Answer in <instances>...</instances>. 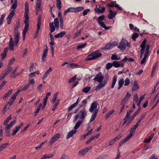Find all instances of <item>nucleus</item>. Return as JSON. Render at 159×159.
Segmentation results:
<instances>
[{
	"label": "nucleus",
	"instance_id": "62",
	"mask_svg": "<svg viewBox=\"0 0 159 159\" xmlns=\"http://www.w3.org/2000/svg\"><path fill=\"white\" fill-rule=\"evenodd\" d=\"M29 87L26 85L23 88H20L19 89H20V92L21 91H25Z\"/></svg>",
	"mask_w": 159,
	"mask_h": 159
},
{
	"label": "nucleus",
	"instance_id": "49",
	"mask_svg": "<svg viewBox=\"0 0 159 159\" xmlns=\"http://www.w3.org/2000/svg\"><path fill=\"white\" fill-rule=\"evenodd\" d=\"M113 66V63H107L106 66V69L107 70H108L109 69H110L112 67V66Z\"/></svg>",
	"mask_w": 159,
	"mask_h": 159
},
{
	"label": "nucleus",
	"instance_id": "43",
	"mask_svg": "<svg viewBox=\"0 0 159 159\" xmlns=\"http://www.w3.org/2000/svg\"><path fill=\"white\" fill-rule=\"evenodd\" d=\"M87 45L86 43L78 45L77 47V49L78 50L84 48Z\"/></svg>",
	"mask_w": 159,
	"mask_h": 159
},
{
	"label": "nucleus",
	"instance_id": "3",
	"mask_svg": "<svg viewBox=\"0 0 159 159\" xmlns=\"http://www.w3.org/2000/svg\"><path fill=\"white\" fill-rule=\"evenodd\" d=\"M84 9L83 7H69L64 12V15H66L68 12L77 13L80 12Z\"/></svg>",
	"mask_w": 159,
	"mask_h": 159
},
{
	"label": "nucleus",
	"instance_id": "28",
	"mask_svg": "<svg viewBox=\"0 0 159 159\" xmlns=\"http://www.w3.org/2000/svg\"><path fill=\"white\" fill-rule=\"evenodd\" d=\"M156 100H153L151 102L150 106L152 107V109L157 104L158 102V100L156 101Z\"/></svg>",
	"mask_w": 159,
	"mask_h": 159
},
{
	"label": "nucleus",
	"instance_id": "50",
	"mask_svg": "<svg viewBox=\"0 0 159 159\" xmlns=\"http://www.w3.org/2000/svg\"><path fill=\"white\" fill-rule=\"evenodd\" d=\"M76 79V75H75L71 78L68 81L69 83H71L74 82Z\"/></svg>",
	"mask_w": 159,
	"mask_h": 159
},
{
	"label": "nucleus",
	"instance_id": "1",
	"mask_svg": "<svg viewBox=\"0 0 159 159\" xmlns=\"http://www.w3.org/2000/svg\"><path fill=\"white\" fill-rule=\"evenodd\" d=\"M93 80L99 83V85L97 86L95 89L96 90L98 91L106 85L109 80V76L108 74H106L104 77L102 75V72H99Z\"/></svg>",
	"mask_w": 159,
	"mask_h": 159
},
{
	"label": "nucleus",
	"instance_id": "40",
	"mask_svg": "<svg viewBox=\"0 0 159 159\" xmlns=\"http://www.w3.org/2000/svg\"><path fill=\"white\" fill-rule=\"evenodd\" d=\"M149 53V45H147V48L144 54V57L147 58Z\"/></svg>",
	"mask_w": 159,
	"mask_h": 159
},
{
	"label": "nucleus",
	"instance_id": "6",
	"mask_svg": "<svg viewBox=\"0 0 159 159\" xmlns=\"http://www.w3.org/2000/svg\"><path fill=\"white\" fill-rule=\"evenodd\" d=\"M129 46V44L127 40L125 39H122L119 43L118 48L122 50H125L127 47Z\"/></svg>",
	"mask_w": 159,
	"mask_h": 159
},
{
	"label": "nucleus",
	"instance_id": "23",
	"mask_svg": "<svg viewBox=\"0 0 159 159\" xmlns=\"http://www.w3.org/2000/svg\"><path fill=\"white\" fill-rule=\"evenodd\" d=\"M139 89V86L138 84L136 81H135L134 83V85L133 86L132 90V91L138 90Z\"/></svg>",
	"mask_w": 159,
	"mask_h": 159
},
{
	"label": "nucleus",
	"instance_id": "35",
	"mask_svg": "<svg viewBox=\"0 0 159 159\" xmlns=\"http://www.w3.org/2000/svg\"><path fill=\"white\" fill-rule=\"evenodd\" d=\"M115 111V110L112 109L111 111H109L108 113L105 115V118L106 119H107Z\"/></svg>",
	"mask_w": 159,
	"mask_h": 159
},
{
	"label": "nucleus",
	"instance_id": "60",
	"mask_svg": "<svg viewBox=\"0 0 159 159\" xmlns=\"http://www.w3.org/2000/svg\"><path fill=\"white\" fill-rule=\"evenodd\" d=\"M53 155L52 154H48V155H45L43 156V157H45V159L47 158H52L53 157Z\"/></svg>",
	"mask_w": 159,
	"mask_h": 159
},
{
	"label": "nucleus",
	"instance_id": "8",
	"mask_svg": "<svg viewBox=\"0 0 159 159\" xmlns=\"http://www.w3.org/2000/svg\"><path fill=\"white\" fill-rule=\"evenodd\" d=\"M122 137V134H120L118 135L116 137H115L109 143L108 145L109 146L113 145L116 141L118 139H120Z\"/></svg>",
	"mask_w": 159,
	"mask_h": 159
},
{
	"label": "nucleus",
	"instance_id": "59",
	"mask_svg": "<svg viewBox=\"0 0 159 159\" xmlns=\"http://www.w3.org/2000/svg\"><path fill=\"white\" fill-rule=\"evenodd\" d=\"M133 110L132 109L130 108V109L129 111H127L126 112V114L125 116H127V117H129V116H130V114L132 112Z\"/></svg>",
	"mask_w": 159,
	"mask_h": 159
},
{
	"label": "nucleus",
	"instance_id": "2",
	"mask_svg": "<svg viewBox=\"0 0 159 159\" xmlns=\"http://www.w3.org/2000/svg\"><path fill=\"white\" fill-rule=\"evenodd\" d=\"M102 54L100 53L99 50H97L92 52L89 54L85 58L86 61H89L96 59L102 56Z\"/></svg>",
	"mask_w": 159,
	"mask_h": 159
},
{
	"label": "nucleus",
	"instance_id": "55",
	"mask_svg": "<svg viewBox=\"0 0 159 159\" xmlns=\"http://www.w3.org/2000/svg\"><path fill=\"white\" fill-rule=\"evenodd\" d=\"M28 26H29L28 25H25V27L22 32L23 33L26 34L28 31Z\"/></svg>",
	"mask_w": 159,
	"mask_h": 159
},
{
	"label": "nucleus",
	"instance_id": "17",
	"mask_svg": "<svg viewBox=\"0 0 159 159\" xmlns=\"http://www.w3.org/2000/svg\"><path fill=\"white\" fill-rule=\"evenodd\" d=\"M18 69V67L17 66L16 67V68L14 69V70L13 71L11 72V76L13 78H16L17 76L19 74H16V72Z\"/></svg>",
	"mask_w": 159,
	"mask_h": 159
},
{
	"label": "nucleus",
	"instance_id": "64",
	"mask_svg": "<svg viewBox=\"0 0 159 159\" xmlns=\"http://www.w3.org/2000/svg\"><path fill=\"white\" fill-rule=\"evenodd\" d=\"M128 58L126 56H125L122 60L120 61V62H121V63H123V62H126Z\"/></svg>",
	"mask_w": 159,
	"mask_h": 159
},
{
	"label": "nucleus",
	"instance_id": "12",
	"mask_svg": "<svg viewBox=\"0 0 159 159\" xmlns=\"http://www.w3.org/2000/svg\"><path fill=\"white\" fill-rule=\"evenodd\" d=\"M97 104L98 103H97L96 102L92 103L89 109V111L90 112H93L95 110V108H97Z\"/></svg>",
	"mask_w": 159,
	"mask_h": 159
},
{
	"label": "nucleus",
	"instance_id": "39",
	"mask_svg": "<svg viewBox=\"0 0 159 159\" xmlns=\"http://www.w3.org/2000/svg\"><path fill=\"white\" fill-rule=\"evenodd\" d=\"M81 31V29H80L78 31H77L75 34V35L73 36V38L75 39L78 37L80 34Z\"/></svg>",
	"mask_w": 159,
	"mask_h": 159
},
{
	"label": "nucleus",
	"instance_id": "24",
	"mask_svg": "<svg viewBox=\"0 0 159 159\" xmlns=\"http://www.w3.org/2000/svg\"><path fill=\"white\" fill-rule=\"evenodd\" d=\"M9 145V143H5L2 144L0 145V152L2 151L4 148H5L7 147Z\"/></svg>",
	"mask_w": 159,
	"mask_h": 159
},
{
	"label": "nucleus",
	"instance_id": "18",
	"mask_svg": "<svg viewBox=\"0 0 159 159\" xmlns=\"http://www.w3.org/2000/svg\"><path fill=\"white\" fill-rule=\"evenodd\" d=\"M66 34V32L64 31H62L60 33L54 35L55 38H61Z\"/></svg>",
	"mask_w": 159,
	"mask_h": 159
},
{
	"label": "nucleus",
	"instance_id": "27",
	"mask_svg": "<svg viewBox=\"0 0 159 159\" xmlns=\"http://www.w3.org/2000/svg\"><path fill=\"white\" fill-rule=\"evenodd\" d=\"M117 81V77L116 76H113V79H112V83L111 84V88L113 89L114 87V86L116 83V82Z\"/></svg>",
	"mask_w": 159,
	"mask_h": 159
},
{
	"label": "nucleus",
	"instance_id": "46",
	"mask_svg": "<svg viewBox=\"0 0 159 159\" xmlns=\"http://www.w3.org/2000/svg\"><path fill=\"white\" fill-rule=\"evenodd\" d=\"M146 41L147 40L146 39L143 40L140 46L141 48H145Z\"/></svg>",
	"mask_w": 159,
	"mask_h": 159
},
{
	"label": "nucleus",
	"instance_id": "26",
	"mask_svg": "<svg viewBox=\"0 0 159 159\" xmlns=\"http://www.w3.org/2000/svg\"><path fill=\"white\" fill-rule=\"evenodd\" d=\"M8 68L5 71H3V72L7 75V74H9L12 70V68L11 67H7Z\"/></svg>",
	"mask_w": 159,
	"mask_h": 159
},
{
	"label": "nucleus",
	"instance_id": "4",
	"mask_svg": "<svg viewBox=\"0 0 159 159\" xmlns=\"http://www.w3.org/2000/svg\"><path fill=\"white\" fill-rule=\"evenodd\" d=\"M58 18H57L54 19V23L52 22L49 24L50 31L51 33L53 32L55 30V27L57 29L59 28V22Z\"/></svg>",
	"mask_w": 159,
	"mask_h": 159
},
{
	"label": "nucleus",
	"instance_id": "36",
	"mask_svg": "<svg viewBox=\"0 0 159 159\" xmlns=\"http://www.w3.org/2000/svg\"><path fill=\"white\" fill-rule=\"evenodd\" d=\"M25 17V19L24 21V23L25 24V25H28L29 26V17L28 16V14H26V15H24Z\"/></svg>",
	"mask_w": 159,
	"mask_h": 159
},
{
	"label": "nucleus",
	"instance_id": "63",
	"mask_svg": "<svg viewBox=\"0 0 159 159\" xmlns=\"http://www.w3.org/2000/svg\"><path fill=\"white\" fill-rule=\"evenodd\" d=\"M34 63L31 64V66H30V68L29 69V71L30 72H31L33 70V69H34Z\"/></svg>",
	"mask_w": 159,
	"mask_h": 159
},
{
	"label": "nucleus",
	"instance_id": "57",
	"mask_svg": "<svg viewBox=\"0 0 159 159\" xmlns=\"http://www.w3.org/2000/svg\"><path fill=\"white\" fill-rule=\"evenodd\" d=\"M130 136V135H129L126 137H125L124 139L122 140L121 141V142L123 143H124L130 138V136Z\"/></svg>",
	"mask_w": 159,
	"mask_h": 159
},
{
	"label": "nucleus",
	"instance_id": "44",
	"mask_svg": "<svg viewBox=\"0 0 159 159\" xmlns=\"http://www.w3.org/2000/svg\"><path fill=\"white\" fill-rule=\"evenodd\" d=\"M57 8L59 9H61V2L60 0H57Z\"/></svg>",
	"mask_w": 159,
	"mask_h": 159
},
{
	"label": "nucleus",
	"instance_id": "22",
	"mask_svg": "<svg viewBox=\"0 0 159 159\" xmlns=\"http://www.w3.org/2000/svg\"><path fill=\"white\" fill-rule=\"evenodd\" d=\"M119 87L118 88V89H120L122 86L124 84V80L123 79H120L118 81Z\"/></svg>",
	"mask_w": 159,
	"mask_h": 159
},
{
	"label": "nucleus",
	"instance_id": "37",
	"mask_svg": "<svg viewBox=\"0 0 159 159\" xmlns=\"http://www.w3.org/2000/svg\"><path fill=\"white\" fill-rule=\"evenodd\" d=\"M78 101H79V100H77V101L76 102H75V103L71 105L70 106V107L68 109V112H69L74 107H75L76 106Z\"/></svg>",
	"mask_w": 159,
	"mask_h": 159
},
{
	"label": "nucleus",
	"instance_id": "30",
	"mask_svg": "<svg viewBox=\"0 0 159 159\" xmlns=\"http://www.w3.org/2000/svg\"><path fill=\"white\" fill-rule=\"evenodd\" d=\"M113 45L112 44H111L110 43H108L107 44L105 47L103 48L102 49L103 50H107L109 49L111 47H113Z\"/></svg>",
	"mask_w": 159,
	"mask_h": 159
},
{
	"label": "nucleus",
	"instance_id": "29",
	"mask_svg": "<svg viewBox=\"0 0 159 159\" xmlns=\"http://www.w3.org/2000/svg\"><path fill=\"white\" fill-rule=\"evenodd\" d=\"M49 34L50 35V38L51 41V42H50V45H54V37L51 33H50Z\"/></svg>",
	"mask_w": 159,
	"mask_h": 159
},
{
	"label": "nucleus",
	"instance_id": "53",
	"mask_svg": "<svg viewBox=\"0 0 159 159\" xmlns=\"http://www.w3.org/2000/svg\"><path fill=\"white\" fill-rule=\"evenodd\" d=\"M129 117H127L125 116V118L123 119V120L124 121V122L122 124V126H124L125 124L126 123L127 121H128L129 120Z\"/></svg>",
	"mask_w": 159,
	"mask_h": 159
},
{
	"label": "nucleus",
	"instance_id": "14",
	"mask_svg": "<svg viewBox=\"0 0 159 159\" xmlns=\"http://www.w3.org/2000/svg\"><path fill=\"white\" fill-rule=\"evenodd\" d=\"M15 43L16 44H17L20 39L19 34L18 32H14Z\"/></svg>",
	"mask_w": 159,
	"mask_h": 159
},
{
	"label": "nucleus",
	"instance_id": "58",
	"mask_svg": "<svg viewBox=\"0 0 159 159\" xmlns=\"http://www.w3.org/2000/svg\"><path fill=\"white\" fill-rule=\"evenodd\" d=\"M115 4V3L114 2H111L107 4V5L109 8L110 7H114Z\"/></svg>",
	"mask_w": 159,
	"mask_h": 159
},
{
	"label": "nucleus",
	"instance_id": "16",
	"mask_svg": "<svg viewBox=\"0 0 159 159\" xmlns=\"http://www.w3.org/2000/svg\"><path fill=\"white\" fill-rule=\"evenodd\" d=\"M41 0H37L36 6V13H38L39 11L41 6Z\"/></svg>",
	"mask_w": 159,
	"mask_h": 159
},
{
	"label": "nucleus",
	"instance_id": "7",
	"mask_svg": "<svg viewBox=\"0 0 159 159\" xmlns=\"http://www.w3.org/2000/svg\"><path fill=\"white\" fill-rule=\"evenodd\" d=\"M61 134L60 133L57 134L52 137L51 140L49 142L50 144H53L55 141L58 140L60 137Z\"/></svg>",
	"mask_w": 159,
	"mask_h": 159
},
{
	"label": "nucleus",
	"instance_id": "34",
	"mask_svg": "<svg viewBox=\"0 0 159 159\" xmlns=\"http://www.w3.org/2000/svg\"><path fill=\"white\" fill-rule=\"evenodd\" d=\"M20 92V89H19L18 90L12 95L10 99H15L16 96Z\"/></svg>",
	"mask_w": 159,
	"mask_h": 159
},
{
	"label": "nucleus",
	"instance_id": "51",
	"mask_svg": "<svg viewBox=\"0 0 159 159\" xmlns=\"http://www.w3.org/2000/svg\"><path fill=\"white\" fill-rule=\"evenodd\" d=\"M11 118V115L5 120L4 122V125H6L7 124L8 122L10 120Z\"/></svg>",
	"mask_w": 159,
	"mask_h": 159
},
{
	"label": "nucleus",
	"instance_id": "13",
	"mask_svg": "<svg viewBox=\"0 0 159 159\" xmlns=\"http://www.w3.org/2000/svg\"><path fill=\"white\" fill-rule=\"evenodd\" d=\"M98 111V109H96L95 110V111L93 112V114H92V115L91 117L90 120V122L93 121L95 119V118L97 116V115Z\"/></svg>",
	"mask_w": 159,
	"mask_h": 159
},
{
	"label": "nucleus",
	"instance_id": "15",
	"mask_svg": "<svg viewBox=\"0 0 159 159\" xmlns=\"http://www.w3.org/2000/svg\"><path fill=\"white\" fill-rule=\"evenodd\" d=\"M56 100H52L51 101V103L52 104L55 103L52 110L53 111H54L57 107V106L59 104V100H57V101L55 102Z\"/></svg>",
	"mask_w": 159,
	"mask_h": 159
},
{
	"label": "nucleus",
	"instance_id": "42",
	"mask_svg": "<svg viewBox=\"0 0 159 159\" xmlns=\"http://www.w3.org/2000/svg\"><path fill=\"white\" fill-rule=\"evenodd\" d=\"M15 13L14 10H12L7 17L12 19V18L15 15Z\"/></svg>",
	"mask_w": 159,
	"mask_h": 159
},
{
	"label": "nucleus",
	"instance_id": "5",
	"mask_svg": "<svg viewBox=\"0 0 159 159\" xmlns=\"http://www.w3.org/2000/svg\"><path fill=\"white\" fill-rule=\"evenodd\" d=\"M105 16L104 15H102L99 16L97 20V21L98 22V24L102 28L104 29L105 30H107L110 29L111 26H107L105 25V24L103 22H101V21L104 20L105 19Z\"/></svg>",
	"mask_w": 159,
	"mask_h": 159
},
{
	"label": "nucleus",
	"instance_id": "10",
	"mask_svg": "<svg viewBox=\"0 0 159 159\" xmlns=\"http://www.w3.org/2000/svg\"><path fill=\"white\" fill-rule=\"evenodd\" d=\"M109 13L108 14V18L109 19H112L117 14L116 11L113 12L111 9L109 10Z\"/></svg>",
	"mask_w": 159,
	"mask_h": 159
},
{
	"label": "nucleus",
	"instance_id": "54",
	"mask_svg": "<svg viewBox=\"0 0 159 159\" xmlns=\"http://www.w3.org/2000/svg\"><path fill=\"white\" fill-rule=\"evenodd\" d=\"M90 87H86L83 89V91L84 93H87L90 90Z\"/></svg>",
	"mask_w": 159,
	"mask_h": 159
},
{
	"label": "nucleus",
	"instance_id": "9",
	"mask_svg": "<svg viewBox=\"0 0 159 159\" xmlns=\"http://www.w3.org/2000/svg\"><path fill=\"white\" fill-rule=\"evenodd\" d=\"M113 66L116 68L123 67L124 66V63H121L120 61H114L113 62Z\"/></svg>",
	"mask_w": 159,
	"mask_h": 159
},
{
	"label": "nucleus",
	"instance_id": "47",
	"mask_svg": "<svg viewBox=\"0 0 159 159\" xmlns=\"http://www.w3.org/2000/svg\"><path fill=\"white\" fill-rule=\"evenodd\" d=\"M15 58L12 57V58L10 60L9 62L7 65V67H11V66L12 65V64L13 63V62L15 61Z\"/></svg>",
	"mask_w": 159,
	"mask_h": 159
},
{
	"label": "nucleus",
	"instance_id": "56",
	"mask_svg": "<svg viewBox=\"0 0 159 159\" xmlns=\"http://www.w3.org/2000/svg\"><path fill=\"white\" fill-rule=\"evenodd\" d=\"M90 11V10L89 9H87L84 10L82 12L83 15V16H85Z\"/></svg>",
	"mask_w": 159,
	"mask_h": 159
},
{
	"label": "nucleus",
	"instance_id": "48",
	"mask_svg": "<svg viewBox=\"0 0 159 159\" xmlns=\"http://www.w3.org/2000/svg\"><path fill=\"white\" fill-rule=\"evenodd\" d=\"M139 36V34L136 33H134L132 36V39L133 40L135 41L136 39Z\"/></svg>",
	"mask_w": 159,
	"mask_h": 159
},
{
	"label": "nucleus",
	"instance_id": "19",
	"mask_svg": "<svg viewBox=\"0 0 159 159\" xmlns=\"http://www.w3.org/2000/svg\"><path fill=\"white\" fill-rule=\"evenodd\" d=\"M76 132V130H73L70 131L66 136V138L68 139L72 137L73 134H75Z\"/></svg>",
	"mask_w": 159,
	"mask_h": 159
},
{
	"label": "nucleus",
	"instance_id": "25",
	"mask_svg": "<svg viewBox=\"0 0 159 159\" xmlns=\"http://www.w3.org/2000/svg\"><path fill=\"white\" fill-rule=\"evenodd\" d=\"M20 25V21L18 20L16 22V24L15 26L14 29V32H18V28H19Z\"/></svg>",
	"mask_w": 159,
	"mask_h": 159
},
{
	"label": "nucleus",
	"instance_id": "31",
	"mask_svg": "<svg viewBox=\"0 0 159 159\" xmlns=\"http://www.w3.org/2000/svg\"><path fill=\"white\" fill-rule=\"evenodd\" d=\"M12 91V90L11 89L9 90L3 96V98L5 99L7 98L8 97H9L11 94Z\"/></svg>",
	"mask_w": 159,
	"mask_h": 159
},
{
	"label": "nucleus",
	"instance_id": "52",
	"mask_svg": "<svg viewBox=\"0 0 159 159\" xmlns=\"http://www.w3.org/2000/svg\"><path fill=\"white\" fill-rule=\"evenodd\" d=\"M111 59L112 60H119L120 59V58H118L116 55L113 54H112L111 57Z\"/></svg>",
	"mask_w": 159,
	"mask_h": 159
},
{
	"label": "nucleus",
	"instance_id": "20",
	"mask_svg": "<svg viewBox=\"0 0 159 159\" xmlns=\"http://www.w3.org/2000/svg\"><path fill=\"white\" fill-rule=\"evenodd\" d=\"M127 100H122L121 103V105L122 106V107L120 109V114L122 113L124 109L125 105L126 103V102Z\"/></svg>",
	"mask_w": 159,
	"mask_h": 159
},
{
	"label": "nucleus",
	"instance_id": "21",
	"mask_svg": "<svg viewBox=\"0 0 159 159\" xmlns=\"http://www.w3.org/2000/svg\"><path fill=\"white\" fill-rule=\"evenodd\" d=\"M157 63H156L154 64V65L153 66L152 68V72L151 74V77H152L154 76L155 72L156 69V66H157Z\"/></svg>",
	"mask_w": 159,
	"mask_h": 159
},
{
	"label": "nucleus",
	"instance_id": "61",
	"mask_svg": "<svg viewBox=\"0 0 159 159\" xmlns=\"http://www.w3.org/2000/svg\"><path fill=\"white\" fill-rule=\"evenodd\" d=\"M130 83V81L129 78H127L125 79L124 85L125 86L128 85Z\"/></svg>",
	"mask_w": 159,
	"mask_h": 159
},
{
	"label": "nucleus",
	"instance_id": "41",
	"mask_svg": "<svg viewBox=\"0 0 159 159\" xmlns=\"http://www.w3.org/2000/svg\"><path fill=\"white\" fill-rule=\"evenodd\" d=\"M15 13L14 10H12L7 17L12 19V18L15 15Z\"/></svg>",
	"mask_w": 159,
	"mask_h": 159
},
{
	"label": "nucleus",
	"instance_id": "38",
	"mask_svg": "<svg viewBox=\"0 0 159 159\" xmlns=\"http://www.w3.org/2000/svg\"><path fill=\"white\" fill-rule=\"evenodd\" d=\"M20 126H18L17 127H16L14 130L11 133L12 135L13 136L15 135L17 132L20 129Z\"/></svg>",
	"mask_w": 159,
	"mask_h": 159
},
{
	"label": "nucleus",
	"instance_id": "33",
	"mask_svg": "<svg viewBox=\"0 0 159 159\" xmlns=\"http://www.w3.org/2000/svg\"><path fill=\"white\" fill-rule=\"evenodd\" d=\"M85 110L84 111H81L80 112L81 113V115L80 116V119L83 120L84 119L85 115H86L85 113Z\"/></svg>",
	"mask_w": 159,
	"mask_h": 159
},
{
	"label": "nucleus",
	"instance_id": "32",
	"mask_svg": "<svg viewBox=\"0 0 159 159\" xmlns=\"http://www.w3.org/2000/svg\"><path fill=\"white\" fill-rule=\"evenodd\" d=\"M135 116H136L133 114V115L131 116L130 117H129V120L126 124L127 125H129L132 122Z\"/></svg>",
	"mask_w": 159,
	"mask_h": 159
},
{
	"label": "nucleus",
	"instance_id": "11",
	"mask_svg": "<svg viewBox=\"0 0 159 159\" xmlns=\"http://www.w3.org/2000/svg\"><path fill=\"white\" fill-rule=\"evenodd\" d=\"M89 149L88 148H86L80 150L78 152V154L80 156H84L88 151Z\"/></svg>",
	"mask_w": 159,
	"mask_h": 159
},
{
	"label": "nucleus",
	"instance_id": "45",
	"mask_svg": "<svg viewBox=\"0 0 159 159\" xmlns=\"http://www.w3.org/2000/svg\"><path fill=\"white\" fill-rule=\"evenodd\" d=\"M82 123V122L81 121H78L76 124V125L74 127L75 129V130L77 129Z\"/></svg>",
	"mask_w": 159,
	"mask_h": 159
}]
</instances>
